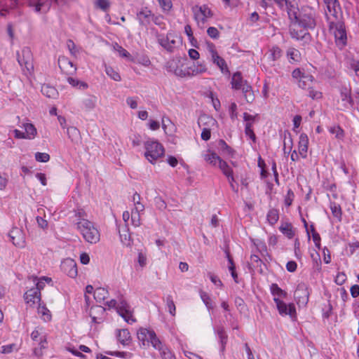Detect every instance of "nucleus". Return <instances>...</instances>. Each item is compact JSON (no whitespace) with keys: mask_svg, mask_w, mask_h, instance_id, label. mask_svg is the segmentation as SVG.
<instances>
[{"mask_svg":"<svg viewBox=\"0 0 359 359\" xmlns=\"http://www.w3.org/2000/svg\"><path fill=\"white\" fill-rule=\"evenodd\" d=\"M51 0H28L30 7H34L35 11L48 10L50 6Z\"/></svg>","mask_w":359,"mask_h":359,"instance_id":"6ab92c4d","label":"nucleus"},{"mask_svg":"<svg viewBox=\"0 0 359 359\" xmlns=\"http://www.w3.org/2000/svg\"><path fill=\"white\" fill-rule=\"evenodd\" d=\"M114 48L116 51L118 52L120 56L123 57H128L130 56V54L122 46H119L118 43H116Z\"/></svg>","mask_w":359,"mask_h":359,"instance_id":"69168bd1","label":"nucleus"},{"mask_svg":"<svg viewBox=\"0 0 359 359\" xmlns=\"http://www.w3.org/2000/svg\"><path fill=\"white\" fill-rule=\"evenodd\" d=\"M60 268L62 271L70 278H76L77 276V266L72 259H66L62 262Z\"/></svg>","mask_w":359,"mask_h":359,"instance_id":"dca6fc26","label":"nucleus"},{"mask_svg":"<svg viewBox=\"0 0 359 359\" xmlns=\"http://www.w3.org/2000/svg\"><path fill=\"white\" fill-rule=\"evenodd\" d=\"M340 100L338 109L345 111L348 109L349 106L353 107L354 104L353 99L351 96V88L346 86H342L339 88Z\"/></svg>","mask_w":359,"mask_h":359,"instance_id":"39448f33","label":"nucleus"},{"mask_svg":"<svg viewBox=\"0 0 359 359\" xmlns=\"http://www.w3.org/2000/svg\"><path fill=\"white\" fill-rule=\"evenodd\" d=\"M106 74L113 80L116 81H121V78L120 74L116 72L112 67H107L105 69Z\"/></svg>","mask_w":359,"mask_h":359,"instance_id":"de8ad7c7","label":"nucleus"},{"mask_svg":"<svg viewBox=\"0 0 359 359\" xmlns=\"http://www.w3.org/2000/svg\"><path fill=\"white\" fill-rule=\"evenodd\" d=\"M270 290L274 297H278L280 299V297L286 298L287 296V293L279 287L276 283L271 284Z\"/></svg>","mask_w":359,"mask_h":359,"instance_id":"f704fd0d","label":"nucleus"},{"mask_svg":"<svg viewBox=\"0 0 359 359\" xmlns=\"http://www.w3.org/2000/svg\"><path fill=\"white\" fill-rule=\"evenodd\" d=\"M159 351L162 359H176L175 355L167 346H164Z\"/></svg>","mask_w":359,"mask_h":359,"instance_id":"603ef678","label":"nucleus"},{"mask_svg":"<svg viewBox=\"0 0 359 359\" xmlns=\"http://www.w3.org/2000/svg\"><path fill=\"white\" fill-rule=\"evenodd\" d=\"M22 128L25 130V133L27 139L32 140L37 134V130L35 126L30 123H25L22 124Z\"/></svg>","mask_w":359,"mask_h":359,"instance_id":"c85d7f7f","label":"nucleus"},{"mask_svg":"<svg viewBox=\"0 0 359 359\" xmlns=\"http://www.w3.org/2000/svg\"><path fill=\"white\" fill-rule=\"evenodd\" d=\"M190 76L201 74L207 71V68L203 63L197 62L194 63L193 65L189 67Z\"/></svg>","mask_w":359,"mask_h":359,"instance_id":"bb28decb","label":"nucleus"},{"mask_svg":"<svg viewBox=\"0 0 359 359\" xmlns=\"http://www.w3.org/2000/svg\"><path fill=\"white\" fill-rule=\"evenodd\" d=\"M25 303L29 306H34L36 303L40 304L41 292L38 289H30L24 294Z\"/></svg>","mask_w":359,"mask_h":359,"instance_id":"f3484780","label":"nucleus"},{"mask_svg":"<svg viewBox=\"0 0 359 359\" xmlns=\"http://www.w3.org/2000/svg\"><path fill=\"white\" fill-rule=\"evenodd\" d=\"M218 148L219 150L226 155L233 156L235 153L234 150L231 149L224 140H219L218 142Z\"/></svg>","mask_w":359,"mask_h":359,"instance_id":"c9c22d12","label":"nucleus"},{"mask_svg":"<svg viewBox=\"0 0 359 359\" xmlns=\"http://www.w3.org/2000/svg\"><path fill=\"white\" fill-rule=\"evenodd\" d=\"M153 330H147L146 328H140V330L137 332V339L139 341L142 342L143 345H145V341H147L149 343V338H150V333Z\"/></svg>","mask_w":359,"mask_h":359,"instance_id":"2f4dec72","label":"nucleus"},{"mask_svg":"<svg viewBox=\"0 0 359 359\" xmlns=\"http://www.w3.org/2000/svg\"><path fill=\"white\" fill-rule=\"evenodd\" d=\"M308 96L311 97L313 100H318L322 97V93L314 88L313 85L311 86L310 89H307Z\"/></svg>","mask_w":359,"mask_h":359,"instance_id":"5fc2aeb1","label":"nucleus"},{"mask_svg":"<svg viewBox=\"0 0 359 359\" xmlns=\"http://www.w3.org/2000/svg\"><path fill=\"white\" fill-rule=\"evenodd\" d=\"M161 8L165 11H168L172 8V4L171 0H157Z\"/></svg>","mask_w":359,"mask_h":359,"instance_id":"052dcab7","label":"nucleus"},{"mask_svg":"<svg viewBox=\"0 0 359 359\" xmlns=\"http://www.w3.org/2000/svg\"><path fill=\"white\" fill-rule=\"evenodd\" d=\"M14 245L23 248L25 244V236L23 231L18 227L13 228L8 234Z\"/></svg>","mask_w":359,"mask_h":359,"instance_id":"4468645a","label":"nucleus"},{"mask_svg":"<svg viewBox=\"0 0 359 359\" xmlns=\"http://www.w3.org/2000/svg\"><path fill=\"white\" fill-rule=\"evenodd\" d=\"M183 62L181 58L175 57L166 64V69L168 72H172L175 75L180 77L190 76L189 68H183Z\"/></svg>","mask_w":359,"mask_h":359,"instance_id":"20e7f679","label":"nucleus"},{"mask_svg":"<svg viewBox=\"0 0 359 359\" xmlns=\"http://www.w3.org/2000/svg\"><path fill=\"white\" fill-rule=\"evenodd\" d=\"M76 226L86 242L93 244L100 241V232L93 222L82 219L76 222Z\"/></svg>","mask_w":359,"mask_h":359,"instance_id":"f257e3e1","label":"nucleus"},{"mask_svg":"<svg viewBox=\"0 0 359 359\" xmlns=\"http://www.w3.org/2000/svg\"><path fill=\"white\" fill-rule=\"evenodd\" d=\"M309 138L306 134L302 133L299 136V153L303 158L306 157V152L308 150Z\"/></svg>","mask_w":359,"mask_h":359,"instance_id":"aec40b11","label":"nucleus"},{"mask_svg":"<svg viewBox=\"0 0 359 359\" xmlns=\"http://www.w3.org/2000/svg\"><path fill=\"white\" fill-rule=\"evenodd\" d=\"M269 223L271 225L275 224L279 219V213L276 209H270L266 215Z\"/></svg>","mask_w":359,"mask_h":359,"instance_id":"4c0bfd02","label":"nucleus"},{"mask_svg":"<svg viewBox=\"0 0 359 359\" xmlns=\"http://www.w3.org/2000/svg\"><path fill=\"white\" fill-rule=\"evenodd\" d=\"M18 61L21 67L24 65L28 72L33 70L34 65L32 63V53L29 48L26 47L22 50V56L18 54Z\"/></svg>","mask_w":359,"mask_h":359,"instance_id":"f8f14e48","label":"nucleus"},{"mask_svg":"<svg viewBox=\"0 0 359 359\" xmlns=\"http://www.w3.org/2000/svg\"><path fill=\"white\" fill-rule=\"evenodd\" d=\"M330 209L334 217L341 220V209L340 205H337L335 203H331Z\"/></svg>","mask_w":359,"mask_h":359,"instance_id":"3c124183","label":"nucleus"},{"mask_svg":"<svg viewBox=\"0 0 359 359\" xmlns=\"http://www.w3.org/2000/svg\"><path fill=\"white\" fill-rule=\"evenodd\" d=\"M217 165L222 170V173L228 178L229 182H231V181H234L233 170L226 161L221 158Z\"/></svg>","mask_w":359,"mask_h":359,"instance_id":"4be33fe9","label":"nucleus"},{"mask_svg":"<svg viewBox=\"0 0 359 359\" xmlns=\"http://www.w3.org/2000/svg\"><path fill=\"white\" fill-rule=\"evenodd\" d=\"M294 194L291 189H289L287 192V195L285 198V205L287 207L292 205V203L294 200Z\"/></svg>","mask_w":359,"mask_h":359,"instance_id":"e2e57ef3","label":"nucleus"},{"mask_svg":"<svg viewBox=\"0 0 359 359\" xmlns=\"http://www.w3.org/2000/svg\"><path fill=\"white\" fill-rule=\"evenodd\" d=\"M307 29L299 27L297 24L291 25L290 27V34L292 38L297 40H304L308 42L311 39V34L306 32Z\"/></svg>","mask_w":359,"mask_h":359,"instance_id":"ddd939ff","label":"nucleus"},{"mask_svg":"<svg viewBox=\"0 0 359 359\" xmlns=\"http://www.w3.org/2000/svg\"><path fill=\"white\" fill-rule=\"evenodd\" d=\"M263 264L261 259L259 257V256L256 255H252L250 256V269H255L258 267H261L262 264Z\"/></svg>","mask_w":359,"mask_h":359,"instance_id":"09e8293b","label":"nucleus"},{"mask_svg":"<svg viewBox=\"0 0 359 359\" xmlns=\"http://www.w3.org/2000/svg\"><path fill=\"white\" fill-rule=\"evenodd\" d=\"M207 34L210 38L213 39H217L219 36V32L218 29L214 27H210L207 30Z\"/></svg>","mask_w":359,"mask_h":359,"instance_id":"0e129e2a","label":"nucleus"},{"mask_svg":"<svg viewBox=\"0 0 359 359\" xmlns=\"http://www.w3.org/2000/svg\"><path fill=\"white\" fill-rule=\"evenodd\" d=\"M296 24L299 27L304 29H313L316 25L313 13L311 12L308 13H299V19Z\"/></svg>","mask_w":359,"mask_h":359,"instance_id":"6e6552de","label":"nucleus"},{"mask_svg":"<svg viewBox=\"0 0 359 359\" xmlns=\"http://www.w3.org/2000/svg\"><path fill=\"white\" fill-rule=\"evenodd\" d=\"M327 8L328 10V11L330 13H332V15L336 18L337 19V13H338V10H341V8H340V5H339V3L338 1H337V2L335 4H330V5L327 6Z\"/></svg>","mask_w":359,"mask_h":359,"instance_id":"864d4df0","label":"nucleus"},{"mask_svg":"<svg viewBox=\"0 0 359 359\" xmlns=\"http://www.w3.org/2000/svg\"><path fill=\"white\" fill-rule=\"evenodd\" d=\"M146 158L151 163L164 156L165 149L163 146L156 140H149L144 143Z\"/></svg>","mask_w":359,"mask_h":359,"instance_id":"f03ea898","label":"nucleus"},{"mask_svg":"<svg viewBox=\"0 0 359 359\" xmlns=\"http://www.w3.org/2000/svg\"><path fill=\"white\" fill-rule=\"evenodd\" d=\"M95 6L105 12L110 7V2L109 0H96L95 1Z\"/></svg>","mask_w":359,"mask_h":359,"instance_id":"49530a36","label":"nucleus"},{"mask_svg":"<svg viewBox=\"0 0 359 359\" xmlns=\"http://www.w3.org/2000/svg\"><path fill=\"white\" fill-rule=\"evenodd\" d=\"M279 229L288 238H292L294 236V232L290 223H286L285 225H281L279 227Z\"/></svg>","mask_w":359,"mask_h":359,"instance_id":"a19ab883","label":"nucleus"},{"mask_svg":"<svg viewBox=\"0 0 359 359\" xmlns=\"http://www.w3.org/2000/svg\"><path fill=\"white\" fill-rule=\"evenodd\" d=\"M288 16L291 21V25H293L294 23H297L298 19H299V13H297L294 11L290 10L288 12Z\"/></svg>","mask_w":359,"mask_h":359,"instance_id":"338daca9","label":"nucleus"},{"mask_svg":"<svg viewBox=\"0 0 359 359\" xmlns=\"http://www.w3.org/2000/svg\"><path fill=\"white\" fill-rule=\"evenodd\" d=\"M166 305L168 309L169 313L172 316H175L176 307L175 303L173 302L172 297L171 295H168L166 297Z\"/></svg>","mask_w":359,"mask_h":359,"instance_id":"8fccbe9b","label":"nucleus"},{"mask_svg":"<svg viewBox=\"0 0 359 359\" xmlns=\"http://www.w3.org/2000/svg\"><path fill=\"white\" fill-rule=\"evenodd\" d=\"M245 81L242 78L241 73L237 72L233 74L231 83L233 89L239 90L242 89L245 85Z\"/></svg>","mask_w":359,"mask_h":359,"instance_id":"a878e982","label":"nucleus"},{"mask_svg":"<svg viewBox=\"0 0 359 359\" xmlns=\"http://www.w3.org/2000/svg\"><path fill=\"white\" fill-rule=\"evenodd\" d=\"M38 313L41 315L45 321H50L51 320L50 312L44 305L41 306V304H39Z\"/></svg>","mask_w":359,"mask_h":359,"instance_id":"37998d69","label":"nucleus"},{"mask_svg":"<svg viewBox=\"0 0 359 359\" xmlns=\"http://www.w3.org/2000/svg\"><path fill=\"white\" fill-rule=\"evenodd\" d=\"M158 43L163 47L167 51L172 53L177 45V41L175 39V36L172 33L168 34L166 36H158Z\"/></svg>","mask_w":359,"mask_h":359,"instance_id":"9b49d317","label":"nucleus"},{"mask_svg":"<svg viewBox=\"0 0 359 359\" xmlns=\"http://www.w3.org/2000/svg\"><path fill=\"white\" fill-rule=\"evenodd\" d=\"M287 57L294 62H298L300 59V53L294 48H289L287 52Z\"/></svg>","mask_w":359,"mask_h":359,"instance_id":"a18cd8bd","label":"nucleus"},{"mask_svg":"<svg viewBox=\"0 0 359 359\" xmlns=\"http://www.w3.org/2000/svg\"><path fill=\"white\" fill-rule=\"evenodd\" d=\"M184 32L187 36L189 37V40L191 41L192 46L198 48V46H196V45L194 43V41L196 42V40L194 39L193 36L192 29L189 25H187L184 27Z\"/></svg>","mask_w":359,"mask_h":359,"instance_id":"680f3d73","label":"nucleus"},{"mask_svg":"<svg viewBox=\"0 0 359 359\" xmlns=\"http://www.w3.org/2000/svg\"><path fill=\"white\" fill-rule=\"evenodd\" d=\"M273 301L276 304L278 313L281 316H289L292 320H295L297 318V313L294 304L290 303L287 304L283 301L280 300L278 297H274Z\"/></svg>","mask_w":359,"mask_h":359,"instance_id":"423d86ee","label":"nucleus"},{"mask_svg":"<svg viewBox=\"0 0 359 359\" xmlns=\"http://www.w3.org/2000/svg\"><path fill=\"white\" fill-rule=\"evenodd\" d=\"M67 81L73 87H76L78 86H79V88L83 87V88H86L88 87V85L86 83L81 82L79 80H76V79L72 78V77H68Z\"/></svg>","mask_w":359,"mask_h":359,"instance_id":"13d9d810","label":"nucleus"},{"mask_svg":"<svg viewBox=\"0 0 359 359\" xmlns=\"http://www.w3.org/2000/svg\"><path fill=\"white\" fill-rule=\"evenodd\" d=\"M194 12L195 19L198 21L201 20L203 24L206 22L208 18L213 16L212 11L206 5L196 6L194 8Z\"/></svg>","mask_w":359,"mask_h":359,"instance_id":"2eb2a0df","label":"nucleus"},{"mask_svg":"<svg viewBox=\"0 0 359 359\" xmlns=\"http://www.w3.org/2000/svg\"><path fill=\"white\" fill-rule=\"evenodd\" d=\"M330 133L335 135L336 138L341 140L344 137V131L339 126L331 127L329 129Z\"/></svg>","mask_w":359,"mask_h":359,"instance_id":"c03bdc74","label":"nucleus"},{"mask_svg":"<svg viewBox=\"0 0 359 359\" xmlns=\"http://www.w3.org/2000/svg\"><path fill=\"white\" fill-rule=\"evenodd\" d=\"M212 62L215 64L224 74H229L225 60L218 55V53L211 55Z\"/></svg>","mask_w":359,"mask_h":359,"instance_id":"412c9836","label":"nucleus"},{"mask_svg":"<svg viewBox=\"0 0 359 359\" xmlns=\"http://www.w3.org/2000/svg\"><path fill=\"white\" fill-rule=\"evenodd\" d=\"M118 233L121 243L126 246L130 245V234L128 226L125 224L119 228Z\"/></svg>","mask_w":359,"mask_h":359,"instance_id":"5701e85b","label":"nucleus"},{"mask_svg":"<svg viewBox=\"0 0 359 359\" xmlns=\"http://www.w3.org/2000/svg\"><path fill=\"white\" fill-rule=\"evenodd\" d=\"M330 29H334V34L335 37L336 44L340 47L344 48L346 45L347 36L345 29V25L343 22H330Z\"/></svg>","mask_w":359,"mask_h":359,"instance_id":"7ed1b4c3","label":"nucleus"},{"mask_svg":"<svg viewBox=\"0 0 359 359\" xmlns=\"http://www.w3.org/2000/svg\"><path fill=\"white\" fill-rule=\"evenodd\" d=\"M294 299L299 305L305 306L309 302V292L308 287L305 283L298 284L294 293Z\"/></svg>","mask_w":359,"mask_h":359,"instance_id":"1a4fd4ad","label":"nucleus"},{"mask_svg":"<svg viewBox=\"0 0 359 359\" xmlns=\"http://www.w3.org/2000/svg\"><path fill=\"white\" fill-rule=\"evenodd\" d=\"M241 90L247 102L252 103L255 100V95L251 86L249 85L247 81H245V85Z\"/></svg>","mask_w":359,"mask_h":359,"instance_id":"cd10ccee","label":"nucleus"},{"mask_svg":"<svg viewBox=\"0 0 359 359\" xmlns=\"http://www.w3.org/2000/svg\"><path fill=\"white\" fill-rule=\"evenodd\" d=\"M215 332L217 333L219 339V341L222 346L221 350L223 351L225 348V345L227 342L228 336L223 327H218L217 330H215Z\"/></svg>","mask_w":359,"mask_h":359,"instance_id":"473e14b6","label":"nucleus"},{"mask_svg":"<svg viewBox=\"0 0 359 359\" xmlns=\"http://www.w3.org/2000/svg\"><path fill=\"white\" fill-rule=\"evenodd\" d=\"M205 46H206L207 50L210 54V56L217 53V51L216 50V47L213 43H212L210 41H206Z\"/></svg>","mask_w":359,"mask_h":359,"instance_id":"774afa93","label":"nucleus"},{"mask_svg":"<svg viewBox=\"0 0 359 359\" xmlns=\"http://www.w3.org/2000/svg\"><path fill=\"white\" fill-rule=\"evenodd\" d=\"M137 18L140 25L142 26L147 27L152 21L156 24H158L156 22L158 18L154 16L152 12L147 7L142 8L137 13Z\"/></svg>","mask_w":359,"mask_h":359,"instance_id":"9d476101","label":"nucleus"},{"mask_svg":"<svg viewBox=\"0 0 359 359\" xmlns=\"http://www.w3.org/2000/svg\"><path fill=\"white\" fill-rule=\"evenodd\" d=\"M116 311L126 323L133 324L136 321V319L133 316L130 306L123 299H120L118 302H117Z\"/></svg>","mask_w":359,"mask_h":359,"instance_id":"0eeeda50","label":"nucleus"},{"mask_svg":"<svg viewBox=\"0 0 359 359\" xmlns=\"http://www.w3.org/2000/svg\"><path fill=\"white\" fill-rule=\"evenodd\" d=\"M58 65L60 70L66 74H73L76 70L73 62L65 57H59Z\"/></svg>","mask_w":359,"mask_h":359,"instance_id":"a211bd4d","label":"nucleus"},{"mask_svg":"<svg viewBox=\"0 0 359 359\" xmlns=\"http://www.w3.org/2000/svg\"><path fill=\"white\" fill-rule=\"evenodd\" d=\"M131 222L132 224L135 226H140L141 224V219L140 213L134 212V210H132L131 212Z\"/></svg>","mask_w":359,"mask_h":359,"instance_id":"bf43d9fd","label":"nucleus"},{"mask_svg":"<svg viewBox=\"0 0 359 359\" xmlns=\"http://www.w3.org/2000/svg\"><path fill=\"white\" fill-rule=\"evenodd\" d=\"M109 292L104 287H98L94 292V298L97 302H102L108 297Z\"/></svg>","mask_w":359,"mask_h":359,"instance_id":"72a5a7b5","label":"nucleus"},{"mask_svg":"<svg viewBox=\"0 0 359 359\" xmlns=\"http://www.w3.org/2000/svg\"><path fill=\"white\" fill-rule=\"evenodd\" d=\"M41 91L43 95L49 98H55L58 95L56 88L49 85H43Z\"/></svg>","mask_w":359,"mask_h":359,"instance_id":"7c9ffc66","label":"nucleus"},{"mask_svg":"<svg viewBox=\"0 0 359 359\" xmlns=\"http://www.w3.org/2000/svg\"><path fill=\"white\" fill-rule=\"evenodd\" d=\"M315 83L313 76L310 74H305L299 80V87L305 90L310 89L311 86Z\"/></svg>","mask_w":359,"mask_h":359,"instance_id":"393cba45","label":"nucleus"},{"mask_svg":"<svg viewBox=\"0 0 359 359\" xmlns=\"http://www.w3.org/2000/svg\"><path fill=\"white\" fill-rule=\"evenodd\" d=\"M282 56V50L278 46H273L270 50V54L269 55V60L272 62H275Z\"/></svg>","mask_w":359,"mask_h":359,"instance_id":"79ce46f5","label":"nucleus"},{"mask_svg":"<svg viewBox=\"0 0 359 359\" xmlns=\"http://www.w3.org/2000/svg\"><path fill=\"white\" fill-rule=\"evenodd\" d=\"M97 99L94 96H88L83 100V104L86 111H90L95 107Z\"/></svg>","mask_w":359,"mask_h":359,"instance_id":"58836bf2","label":"nucleus"},{"mask_svg":"<svg viewBox=\"0 0 359 359\" xmlns=\"http://www.w3.org/2000/svg\"><path fill=\"white\" fill-rule=\"evenodd\" d=\"M116 337L122 344H127L131 340L130 333L127 329L118 330Z\"/></svg>","mask_w":359,"mask_h":359,"instance_id":"c756f323","label":"nucleus"},{"mask_svg":"<svg viewBox=\"0 0 359 359\" xmlns=\"http://www.w3.org/2000/svg\"><path fill=\"white\" fill-rule=\"evenodd\" d=\"M204 160L212 166H217L221 158L214 151L208 150L206 154H203Z\"/></svg>","mask_w":359,"mask_h":359,"instance_id":"b1692460","label":"nucleus"},{"mask_svg":"<svg viewBox=\"0 0 359 359\" xmlns=\"http://www.w3.org/2000/svg\"><path fill=\"white\" fill-rule=\"evenodd\" d=\"M67 133L72 142H78L79 139L80 132L76 128L73 126L67 128Z\"/></svg>","mask_w":359,"mask_h":359,"instance_id":"ea45409f","label":"nucleus"},{"mask_svg":"<svg viewBox=\"0 0 359 359\" xmlns=\"http://www.w3.org/2000/svg\"><path fill=\"white\" fill-rule=\"evenodd\" d=\"M35 159L39 162L46 163L50 160V155L47 153L36 152Z\"/></svg>","mask_w":359,"mask_h":359,"instance_id":"4d7b16f0","label":"nucleus"},{"mask_svg":"<svg viewBox=\"0 0 359 359\" xmlns=\"http://www.w3.org/2000/svg\"><path fill=\"white\" fill-rule=\"evenodd\" d=\"M149 342L151 343L155 349L158 351L161 350L165 346L161 340L157 337L154 331L151 332Z\"/></svg>","mask_w":359,"mask_h":359,"instance_id":"e433bc0d","label":"nucleus"},{"mask_svg":"<svg viewBox=\"0 0 359 359\" xmlns=\"http://www.w3.org/2000/svg\"><path fill=\"white\" fill-rule=\"evenodd\" d=\"M201 297L203 303L205 304L206 307L209 310L213 309L212 300H211L210 296L206 292H202L201 293Z\"/></svg>","mask_w":359,"mask_h":359,"instance_id":"6e6d98bb","label":"nucleus"}]
</instances>
